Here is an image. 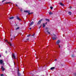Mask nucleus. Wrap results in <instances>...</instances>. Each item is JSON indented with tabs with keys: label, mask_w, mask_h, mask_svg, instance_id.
<instances>
[{
	"label": "nucleus",
	"mask_w": 76,
	"mask_h": 76,
	"mask_svg": "<svg viewBox=\"0 0 76 76\" xmlns=\"http://www.w3.org/2000/svg\"><path fill=\"white\" fill-rule=\"evenodd\" d=\"M52 38L53 40H55L56 39H57V37H56V35L53 34L52 35Z\"/></svg>",
	"instance_id": "obj_1"
},
{
	"label": "nucleus",
	"mask_w": 76,
	"mask_h": 76,
	"mask_svg": "<svg viewBox=\"0 0 76 76\" xmlns=\"http://www.w3.org/2000/svg\"><path fill=\"white\" fill-rule=\"evenodd\" d=\"M24 12H26V13H28V15H31V14H32V12H30V11L29 10H26L24 11Z\"/></svg>",
	"instance_id": "obj_2"
},
{
	"label": "nucleus",
	"mask_w": 76,
	"mask_h": 76,
	"mask_svg": "<svg viewBox=\"0 0 76 76\" xmlns=\"http://www.w3.org/2000/svg\"><path fill=\"white\" fill-rule=\"evenodd\" d=\"M5 41L6 42L8 43V44H9V45H10V46H12V44H11V43H10V42H8V40H7L6 39L5 40Z\"/></svg>",
	"instance_id": "obj_3"
},
{
	"label": "nucleus",
	"mask_w": 76,
	"mask_h": 76,
	"mask_svg": "<svg viewBox=\"0 0 76 76\" xmlns=\"http://www.w3.org/2000/svg\"><path fill=\"white\" fill-rule=\"evenodd\" d=\"M12 58H13V59H16V57H15V54L12 53Z\"/></svg>",
	"instance_id": "obj_4"
},
{
	"label": "nucleus",
	"mask_w": 76,
	"mask_h": 76,
	"mask_svg": "<svg viewBox=\"0 0 76 76\" xmlns=\"http://www.w3.org/2000/svg\"><path fill=\"white\" fill-rule=\"evenodd\" d=\"M60 42V41L59 40H58L56 42V44L58 45Z\"/></svg>",
	"instance_id": "obj_5"
},
{
	"label": "nucleus",
	"mask_w": 76,
	"mask_h": 76,
	"mask_svg": "<svg viewBox=\"0 0 76 76\" xmlns=\"http://www.w3.org/2000/svg\"><path fill=\"white\" fill-rule=\"evenodd\" d=\"M1 69L2 70V71H4V70H5V69L4 68V67L3 66H2L1 67Z\"/></svg>",
	"instance_id": "obj_6"
},
{
	"label": "nucleus",
	"mask_w": 76,
	"mask_h": 76,
	"mask_svg": "<svg viewBox=\"0 0 76 76\" xmlns=\"http://www.w3.org/2000/svg\"><path fill=\"white\" fill-rule=\"evenodd\" d=\"M42 20H40L38 22V24H40V23H41V21H42Z\"/></svg>",
	"instance_id": "obj_7"
},
{
	"label": "nucleus",
	"mask_w": 76,
	"mask_h": 76,
	"mask_svg": "<svg viewBox=\"0 0 76 76\" xmlns=\"http://www.w3.org/2000/svg\"><path fill=\"white\" fill-rule=\"evenodd\" d=\"M3 63V61L2 60H0V64H2Z\"/></svg>",
	"instance_id": "obj_8"
},
{
	"label": "nucleus",
	"mask_w": 76,
	"mask_h": 76,
	"mask_svg": "<svg viewBox=\"0 0 76 76\" xmlns=\"http://www.w3.org/2000/svg\"><path fill=\"white\" fill-rule=\"evenodd\" d=\"M33 24H34V22L32 21L31 24H30L29 26H31V25H33Z\"/></svg>",
	"instance_id": "obj_9"
},
{
	"label": "nucleus",
	"mask_w": 76,
	"mask_h": 76,
	"mask_svg": "<svg viewBox=\"0 0 76 76\" xmlns=\"http://www.w3.org/2000/svg\"><path fill=\"white\" fill-rule=\"evenodd\" d=\"M17 19H18V20H21V19H20L18 17H17Z\"/></svg>",
	"instance_id": "obj_10"
},
{
	"label": "nucleus",
	"mask_w": 76,
	"mask_h": 76,
	"mask_svg": "<svg viewBox=\"0 0 76 76\" xmlns=\"http://www.w3.org/2000/svg\"><path fill=\"white\" fill-rule=\"evenodd\" d=\"M55 69V67H52L51 68L50 70H53V69Z\"/></svg>",
	"instance_id": "obj_11"
},
{
	"label": "nucleus",
	"mask_w": 76,
	"mask_h": 76,
	"mask_svg": "<svg viewBox=\"0 0 76 76\" xmlns=\"http://www.w3.org/2000/svg\"><path fill=\"white\" fill-rule=\"evenodd\" d=\"M68 14H69V15H72V12H68Z\"/></svg>",
	"instance_id": "obj_12"
},
{
	"label": "nucleus",
	"mask_w": 76,
	"mask_h": 76,
	"mask_svg": "<svg viewBox=\"0 0 76 76\" xmlns=\"http://www.w3.org/2000/svg\"><path fill=\"white\" fill-rule=\"evenodd\" d=\"M60 4L61 6H64V4H63L62 3H60Z\"/></svg>",
	"instance_id": "obj_13"
},
{
	"label": "nucleus",
	"mask_w": 76,
	"mask_h": 76,
	"mask_svg": "<svg viewBox=\"0 0 76 76\" xmlns=\"http://www.w3.org/2000/svg\"><path fill=\"white\" fill-rule=\"evenodd\" d=\"M14 18V17H12L10 18V19H13Z\"/></svg>",
	"instance_id": "obj_14"
},
{
	"label": "nucleus",
	"mask_w": 76,
	"mask_h": 76,
	"mask_svg": "<svg viewBox=\"0 0 76 76\" xmlns=\"http://www.w3.org/2000/svg\"><path fill=\"white\" fill-rule=\"evenodd\" d=\"M47 32H48V34H50V32H49V31H48V30H47Z\"/></svg>",
	"instance_id": "obj_15"
},
{
	"label": "nucleus",
	"mask_w": 76,
	"mask_h": 76,
	"mask_svg": "<svg viewBox=\"0 0 76 76\" xmlns=\"http://www.w3.org/2000/svg\"><path fill=\"white\" fill-rule=\"evenodd\" d=\"M49 14L50 15H52L53 14V13L51 12H49Z\"/></svg>",
	"instance_id": "obj_16"
},
{
	"label": "nucleus",
	"mask_w": 76,
	"mask_h": 76,
	"mask_svg": "<svg viewBox=\"0 0 76 76\" xmlns=\"http://www.w3.org/2000/svg\"><path fill=\"white\" fill-rule=\"evenodd\" d=\"M45 24L43 23V28H44V27H45Z\"/></svg>",
	"instance_id": "obj_17"
},
{
	"label": "nucleus",
	"mask_w": 76,
	"mask_h": 76,
	"mask_svg": "<svg viewBox=\"0 0 76 76\" xmlns=\"http://www.w3.org/2000/svg\"><path fill=\"white\" fill-rule=\"evenodd\" d=\"M19 70H18V76H19Z\"/></svg>",
	"instance_id": "obj_18"
},
{
	"label": "nucleus",
	"mask_w": 76,
	"mask_h": 76,
	"mask_svg": "<svg viewBox=\"0 0 76 76\" xmlns=\"http://www.w3.org/2000/svg\"><path fill=\"white\" fill-rule=\"evenodd\" d=\"M46 20H47L48 22H49L50 20L48 19H46Z\"/></svg>",
	"instance_id": "obj_19"
},
{
	"label": "nucleus",
	"mask_w": 76,
	"mask_h": 76,
	"mask_svg": "<svg viewBox=\"0 0 76 76\" xmlns=\"http://www.w3.org/2000/svg\"><path fill=\"white\" fill-rule=\"evenodd\" d=\"M19 28H20L19 27H17V28H16V30H17V29H19Z\"/></svg>",
	"instance_id": "obj_20"
},
{
	"label": "nucleus",
	"mask_w": 76,
	"mask_h": 76,
	"mask_svg": "<svg viewBox=\"0 0 76 76\" xmlns=\"http://www.w3.org/2000/svg\"><path fill=\"white\" fill-rule=\"evenodd\" d=\"M1 76H5L4 74H2L1 75Z\"/></svg>",
	"instance_id": "obj_21"
},
{
	"label": "nucleus",
	"mask_w": 76,
	"mask_h": 76,
	"mask_svg": "<svg viewBox=\"0 0 76 76\" xmlns=\"http://www.w3.org/2000/svg\"><path fill=\"white\" fill-rule=\"evenodd\" d=\"M10 3V2H7L5 4H9Z\"/></svg>",
	"instance_id": "obj_22"
},
{
	"label": "nucleus",
	"mask_w": 76,
	"mask_h": 76,
	"mask_svg": "<svg viewBox=\"0 0 76 76\" xmlns=\"http://www.w3.org/2000/svg\"><path fill=\"white\" fill-rule=\"evenodd\" d=\"M6 0H3L2 1V3H3V2H4V1H6Z\"/></svg>",
	"instance_id": "obj_23"
},
{
	"label": "nucleus",
	"mask_w": 76,
	"mask_h": 76,
	"mask_svg": "<svg viewBox=\"0 0 76 76\" xmlns=\"http://www.w3.org/2000/svg\"><path fill=\"white\" fill-rule=\"evenodd\" d=\"M48 28L47 27H46L45 28V29H46V30H48Z\"/></svg>",
	"instance_id": "obj_24"
},
{
	"label": "nucleus",
	"mask_w": 76,
	"mask_h": 76,
	"mask_svg": "<svg viewBox=\"0 0 76 76\" xmlns=\"http://www.w3.org/2000/svg\"><path fill=\"white\" fill-rule=\"evenodd\" d=\"M50 8L51 9H52L53 8V7H50Z\"/></svg>",
	"instance_id": "obj_25"
},
{
	"label": "nucleus",
	"mask_w": 76,
	"mask_h": 76,
	"mask_svg": "<svg viewBox=\"0 0 76 76\" xmlns=\"http://www.w3.org/2000/svg\"><path fill=\"white\" fill-rule=\"evenodd\" d=\"M31 35L29 34V35H28L27 36V37H30V36Z\"/></svg>",
	"instance_id": "obj_26"
},
{
	"label": "nucleus",
	"mask_w": 76,
	"mask_h": 76,
	"mask_svg": "<svg viewBox=\"0 0 76 76\" xmlns=\"http://www.w3.org/2000/svg\"><path fill=\"white\" fill-rule=\"evenodd\" d=\"M20 11H21V12H22V9H20Z\"/></svg>",
	"instance_id": "obj_27"
},
{
	"label": "nucleus",
	"mask_w": 76,
	"mask_h": 76,
	"mask_svg": "<svg viewBox=\"0 0 76 76\" xmlns=\"http://www.w3.org/2000/svg\"><path fill=\"white\" fill-rule=\"evenodd\" d=\"M34 35H35V34H33L32 36H34Z\"/></svg>",
	"instance_id": "obj_28"
},
{
	"label": "nucleus",
	"mask_w": 76,
	"mask_h": 76,
	"mask_svg": "<svg viewBox=\"0 0 76 76\" xmlns=\"http://www.w3.org/2000/svg\"><path fill=\"white\" fill-rule=\"evenodd\" d=\"M13 39H12V38H11V40H12Z\"/></svg>",
	"instance_id": "obj_29"
},
{
	"label": "nucleus",
	"mask_w": 76,
	"mask_h": 76,
	"mask_svg": "<svg viewBox=\"0 0 76 76\" xmlns=\"http://www.w3.org/2000/svg\"><path fill=\"white\" fill-rule=\"evenodd\" d=\"M60 45H59V48H60Z\"/></svg>",
	"instance_id": "obj_30"
},
{
	"label": "nucleus",
	"mask_w": 76,
	"mask_h": 76,
	"mask_svg": "<svg viewBox=\"0 0 76 76\" xmlns=\"http://www.w3.org/2000/svg\"><path fill=\"white\" fill-rule=\"evenodd\" d=\"M75 76H76V74H75Z\"/></svg>",
	"instance_id": "obj_31"
},
{
	"label": "nucleus",
	"mask_w": 76,
	"mask_h": 76,
	"mask_svg": "<svg viewBox=\"0 0 76 76\" xmlns=\"http://www.w3.org/2000/svg\"><path fill=\"white\" fill-rule=\"evenodd\" d=\"M15 5H16V6H18V5H17V4H15Z\"/></svg>",
	"instance_id": "obj_32"
},
{
	"label": "nucleus",
	"mask_w": 76,
	"mask_h": 76,
	"mask_svg": "<svg viewBox=\"0 0 76 76\" xmlns=\"http://www.w3.org/2000/svg\"><path fill=\"white\" fill-rule=\"evenodd\" d=\"M41 26H40L39 27V28H41Z\"/></svg>",
	"instance_id": "obj_33"
},
{
	"label": "nucleus",
	"mask_w": 76,
	"mask_h": 76,
	"mask_svg": "<svg viewBox=\"0 0 76 76\" xmlns=\"http://www.w3.org/2000/svg\"><path fill=\"white\" fill-rule=\"evenodd\" d=\"M1 57V55H0V58Z\"/></svg>",
	"instance_id": "obj_34"
},
{
	"label": "nucleus",
	"mask_w": 76,
	"mask_h": 76,
	"mask_svg": "<svg viewBox=\"0 0 76 76\" xmlns=\"http://www.w3.org/2000/svg\"><path fill=\"white\" fill-rule=\"evenodd\" d=\"M29 29H30V30H31V29H32V28H29Z\"/></svg>",
	"instance_id": "obj_35"
},
{
	"label": "nucleus",
	"mask_w": 76,
	"mask_h": 76,
	"mask_svg": "<svg viewBox=\"0 0 76 76\" xmlns=\"http://www.w3.org/2000/svg\"><path fill=\"white\" fill-rule=\"evenodd\" d=\"M27 40H29V39H27Z\"/></svg>",
	"instance_id": "obj_36"
},
{
	"label": "nucleus",
	"mask_w": 76,
	"mask_h": 76,
	"mask_svg": "<svg viewBox=\"0 0 76 76\" xmlns=\"http://www.w3.org/2000/svg\"><path fill=\"white\" fill-rule=\"evenodd\" d=\"M36 59H37V57H36Z\"/></svg>",
	"instance_id": "obj_37"
},
{
	"label": "nucleus",
	"mask_w": 76,
	"mask_h": 76,
	"mask_svg": "<svg viewBox=\"0 0 76 76\" xmlns=\"http://www.w3.org/2000/svg\"><path fill=\"white\" fill-rule=\"evenodd\" d=\"M47 22H46L45 24H47Z\"/></svg>",
	"instance_id": "obj_38"
},
{
	"label": "nucleus",
	"mask_w": 76,
	"mask_h": 76,
	"mask_svg": "<svg viewBox=\"0 0 76 76\" xmlns=\"http://www.w3.org/2000/svg\"><path fill=\"white\" fill-rule=\"evenodd\" d=\"M56 60H57V59H56L55 60V61H56Z\"/></svg>",
	"instance_id": "obj_39"
},
{
	"label": "nucleus",
	"mask_w": 76,
	"mask_h": 76,
	"mask_svg": "<svg viewBox=\"0 0 76 76\" xmlns=\"http://www.w3.org/2000/svg\"><path fill=\"white\" fill-rule=\"evenodd\" d=\"M15 64V63H14Z\"/></svg>",
	"instance_id": "obj_40"
},
{
	"label": "nucleus",
	"mask_w": 76,
	"mask_h": 76,
	"mask_svg": "<svg viewBox=\"0 0 76 76\" xmlns=\"http://www.w3.org/2000/svg\"><path fill=\"white\" fill-rule=\"evenodd\" d=\"M19 9H20V8H19Z\"/></svg>",
	"instance_id": "obj_41"
}]
</instances>
